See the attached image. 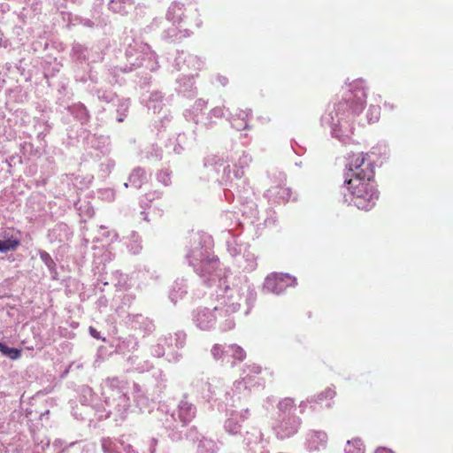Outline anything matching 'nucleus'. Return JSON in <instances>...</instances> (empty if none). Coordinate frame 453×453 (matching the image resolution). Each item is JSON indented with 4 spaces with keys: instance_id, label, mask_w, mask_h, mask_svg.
Instances as JSON below:
<instances>
[{
    "instance_id": "f257e3e1",
    "label": "nucleus",
    "mask_w": 453,
    "mask_h": 453,
    "mask_svg": "<svg viewBox=\"0 0 453 453\" xmlns=\"http://www.w3.org/2000/svg\"><path fill=\"white\" fill-rule=\"evenodd\" d=\"M373 179L374 171L366 168L363 177H349L345 180L351 202L359 210L370 211L379 199V191Z\"/></svg>"
},
{
    "instance_id": "f03ea898",
    "label": "nucleus",
    "mask_w": 453,
    "mask_h": 453,
    "mask_svg": "<svg viewBox=\"0 0 453 453\" xmlns=\"http://www.w3.org/2000/svg\"><path fill=\"white\" fill-rule=\"evenodd\" d=\"M349 173L347 178L363 177V173L366 168L374 171L372 163L369 159L368 154L354 153L349 157Z\"/></svg>"
},
{
    "instance_id": "7ed1b4c3",
    "label": "nucleus",
    "mask_w": 453,
    "mask_h": 453,
    "mask_svg": "<svg viewBox=\"0 0 453 453\" xmlns=\"http://www.w3.org/2000/svg\"><path fill=\"white\" fill-rule=\"evenodd\" d=\"M292 282L293 279L290 275L274 273L265 278L264 288L268 292L280 294L289 287Z\"/></svg>"
},
{
    "instance_id": "20e7f679",
    "label": "nucleus",
    "mask_w": 453,
    "mask_h": 453,
    "mask_svg": "<svg viewBox=\"0 0 453 453\" xmlns=\"http://www.w3.org/2000/svg\"><path fill=\"white\" fill-rule=\"evenodd\" d=\"M366 100V93L364 88H357L354 91L350 92L346 96L344 102H340L338 104V107L343 106L347 104L349 106V111L354 114H359L365 107Z\"/></svg>"
},
{
    "instance_id": "39448f33",
    "label": "nucleus",
    "mask_w": 453,
    "mask_h": 453,
    "mask_svg": "<svg viewBox=\"0 0 453 453\" xmlns=\"http://www.w3.org/2000/svg\"><path fill=\"white\" fill-rule=\"evenodd\" d=\"M346 453H365V447L360 439H353L351 441H348L346 448Z\"/></svg>"
},
{
    "instance_id": "423d86ee",
    "label": "nucleus",
    "mask_w": 453,
    "mask_h": 453,
    "mask_svg": "<svg viewBox=\"0 0 453 453\" xmlns=\"http://www.w3.org/2000/svg\"><path fill=\"white\" fill-rule=\"evenodd\" d=\"M0 352L9 357L12 360H16L21 357V350L15 348H10L3 342H0Z\"/></svg>"
},
{
    "instance_id": "0eeeda50",
    "label": "nucleus",
    "mask_w": 453,
    "mask_h": 453,
    "mask_svg": "<svg viewBox=\"0 0 453 453\" xmlns=\"http://www.w3.org/2000/svg\"><path fill=\"white\" fill-rule=\"evenodd\" d=\"M20 245L18 239H7L4 241L0 240V252H7L9 250H15Z\"/></svg>"
},
{
    "instance_id": "6e6552de",
    "label": "nucleus",
    "mask_w": 453,
    "mask_h": 453,
    "mask_svg": "<svg viewBox=\"0 0 453 453\" xmlns=\"http://www.w3.org/2000/svg\"><path fill=\"white\" fill-rule=\"evenodd\" d=\"M229 349H231L232 357L234 359V361L232 363V365H235V361L241 362L244 360L246 353L240 346L233 344L229 346Z\"/></svg>"
},
{
    "instance_id": "1a4fd4ad",
    "label": "nucleus",
    "mask_w": 453,
    "mask_h": 453,
    "mask_svg": "<svg viewBox=\"0 0 453 453\" xmlns=\"http://www.w3.org/2000/svg\"><path fill=\"white\" fill-rule=\"evenodd\" d=\"M380 116V107L379 105H371L368 113L367 118L369 123H375L379 120Z\"/></svg>"
},
{
    "instance_id": "9d476101",
    "label": "nucleus",
    "mask_w": 453,
    "mask_h": 453,
    "mask_svg": "<svg viewBox=\"0 0 453 453\" xmlns=\"http://www.w3.org/2000/svg\"><path fill=\"white\" fill-rule=\"evenodd\" d=\"M208 314H209V312L207 311H205V310L197 311L196 320L198 322V326H200V328L203 329V328L207 327V325L205 324V320L203 319Z\"/></svg>"
},
{
    "instance_id": "9b49d317",
    "label": "nucleus",
    "mask_w": 453,
    "mask_h": 453,
    "mask_svg": "<svg viewBox=\"0 0 453 453\" xmlns=\"http://www.w3.org/2000/svg\"><path fill=\"white\" fill-rule=\"evenodd\" d=\"M211 354L215 359H220L223 355V348L219 344H215L211 349Z\"/></svg>"
},
{
    "instance_id": "f8f14e48",
    "label": "nucleus",
    "mask_w": 453,
    "mask_h": 453,
    "mask_svg": "<svg viewBox=\"0 0 453 453\" xmlns=\"http://www.w3.org/2000/svg\"><path fill=\"white\" fill-rule=\"evenodd\" d=\"M88 330H89L90 334L94 338H96V339H99L100 338V334H99V332L96 328H94L93 326H89Z\"/></svg>"
},
{
    "instance_id": "ddd939ff",
    "label": "nucleus",
    "mask_w": 453,
    "mask_h": 453,
    "mask_svg": "<svg viewBox=\"0 0 453 453\" xmlns=\"http://www.w3.org/2000/svg\"><path fill=\"white\" fill-rule=\"evenodd\" d=\"M375 453H394V452L386 448H379L376 449Z\"/></svg>"
}]
</instances>
